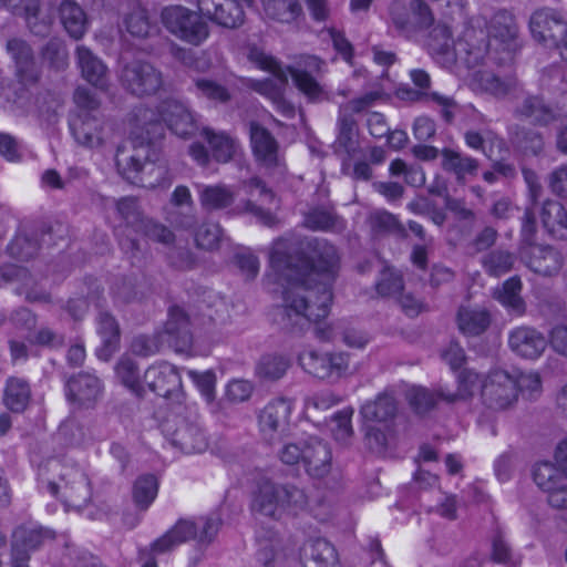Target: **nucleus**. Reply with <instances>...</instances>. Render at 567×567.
Here are the masks:
<instances>
[{
  "label": "nucleus",
  "mask_w": 567,
  "mask_h": 567,
  "mask_svg": "<svg viewBox=\"0 0 567 567\" xmlns=\"http://www.w3.org/2000/svg\"><path fill=\"white\" fill-rule=\"evenodd\" d=\"M338 135L336 144L342 148L349 156H351L358 146L357 135L358 125L357 121L351 114L344 113L339 110V116L337 121Z\"/></svg>",
  "instance_id": "8fccbe9b"
},
{
  "label": "nucleus",
  "mask_w": 567,
  "mask_h": 567,
  "mask_svg": "<svg viewBox=\"0 0 567 567\" xmlns=\"http://www.w3.org/2000/svg\"><path fill=\"white\" fill-rule=\"evenodd\" d=\"M522 288L523 285L519 277L514 276L495 290L494 297L509 313L522 316L526 309L525 301L520 296Z\"/></svg>",
  "instance_id": "58836bf2"
},
{
  "label": "nucleus",
  "mask_w": 567,
  "mask_h": 567,
  "mask_svg": "<svg viewBox=\"0 0 567 567\" xmlns=\"http://www.w3.org/2000/svg\"><path fill=\"white\" fill-rule=\"evenodd\" d=\"M117 78L121 86L137 97L155 95L164 86L163 72L145 60L124 63Z\"/></svg>",
  "instance_id": "1a4fd4ad"
},
{
  "label": "nucleus",
  "mask_w": 567,
  "mask_h": 567,
  "mask_svg": "<svg viewBox=\"0 0 567 567\" xmlns=\"http://www.w3.org/2000/svg\"><path fill=\"white\" fill-rule=\"evenodd\" d=\"M298 361L307 373L322 380L339 379L349 368V358L343 352L319 353L305 349L299 353Z\"/></svg>",
  "instance_id": "2eb2a0df"
},
{
  "label": "nucleus",
  "mask_w": 567,
  "mask_h": 567,
  "mask_svg": "<svg viewBox=\"0 0 567 567\" xmlns=\"http://www.w3.org/2000/svg\"><path fill=\"white\" fill-rule=\"evenodd\" d=\"M353 413L352 408H344L333 415L331 431L337 441L347 443L352 436L353 429L351 419Z\"/></svg>",
  "instance_id": "0e129e2a"
},
{
  "label": "nucleus",
  "mask_w": 567,
  "mask_h": 567,
  "mask_svg": "<svg viewBox=\"0 0 567 567\" xmlns=\"http://www.w3.org/2000/svg\"><path fill=\"white\" fill-rule=\"evenodd\" d=\"M116 210L128 226L143 233L150 239L165 245L174 241V234L167 227L143 217L135 198H121L116 202Z\"/></svg>",
  "instance_id": "f3484780"
},
{
  "label": "nucleus",
  "mask_w": 567,
  "mask_h": 567,
  "mask_svg": "<svg viewBox=\"0 0 567 567\" xmlns=\"http://www.w3.org/2000/svg\"><path fill=\"white\" fill-rule=\"evenodd\" d=\"M257 560L261 567H275V564L285 557L282 550V540L276 533H270L269 537L258 535Z\"/></svg>",
  "instance_id": "3c124183"
},
{
  "label": "nucleus",
  "mask_w": 567,
  "mask_h": 567,
  "mask_svg": "<svg viewBox=\"0 0 567 567\" xmlns=\"http://www.w3.org/2000/svg\"><path fill=\"white\" fill-rule=\"evenodd\" d=\"M196 94L216 103H226L230 100V93L224 85L209 80L196 79L194 81Z\"/></svg>",
  "instance_id": "052dcab7"
},
{
  "label": "nucleus",
  "mask_w": 567,
  "mask_h": 567,
  "mask_svg": "<svg viewBox=\"0 0 567 567\" xmlns=\"http://www.w3.org/2000/svg\"><path fill=\"white\" fill-rule=\"evenodd\" d=\"M60 17L66 32L75 40L81 39L87 30V20L82 8L65 0L60 6Z\"/></svg>",
  "instance_id": "49530a36"
},
{
  "label": "nucleus",
  "mask_w": 567,
  "mask_h": 567,
  "mask_svg": "<svg viewBox=\"0 0 567 567\" xmlns=\"http://www.w3.org/2000/svg\"><path fill=\"white\" fill-rule=\"evenodd\" d=\"M471 85L475 91L486 92L496 97H503L516 91L517 81L512 76L501 79L491 71L478 70L473 73Z\"/></svg>",
  "instance_id": "72a5a7b5"
},
{
  "label": "nucleus",
  "mask_w": 567,
  "mask_h": 567,
  "mask_svg": "<svg viewBox=\"0 0 567 567\" xmlns=\"http://www.w3.org/2000/svg\"><path fill=\"white\" fill-rule=\"evenodd\" d=\"M517 113L534 123L547 125L557 117L556 111L538 96H527L517 107Z\"/></svg>",
  "instance_id": "09e8293b"
},
{
  "label": "nucleus",
  "mask_w": 567,
  "mask_h": 567,
  "mask_svg": "<svg viewBox=\"0 0 567 567\" xmlns=\"http://www.w3.org/2000/svg\"><path fill=\"white\" fill-rule=\"evenodd\" d=\"M220 524L221 520L216 515L199 517L196 520L179 519L152 544L151 549L155 554H164L190 539L209 544L217 535Z\"/></svg>",
  "instance_id": "0eeeda50"
},
{
  "label": "nucleus",
  "mask_w": 567,
  "mask_h": 567,
  "mask_svg": "<svg viewBox=\"0 0 567 567\" xmlns=\"http://www.w3.org/2000/svg\"><path fill=\"white\" fill-rule=\"evenodd\" d=\"M124 27L132 37L146 38L151 31V23L146 11L141 8L133 10L125 17Z\"/></svg>",
  "instance_id": "69168bd1"
},
{
  "label": "nucleus",
  "mask_w": 567,
  "mask_h": 567,
  "mask_svg": "<svg viewBox=\"0 0 567 567\" xmlns=\"http://www.w3.org/2000/svg\"><path fill=\"white\" fill-rule=\"evenodd\" d=\"M305 225L312 230H333L340 228V220L327 208H315L305 216Z\"/></svg>",
  "instance_id": "13d9d810"
},
{
  "label": "nucleus",
  "mask_w": 567,
  "mask_h": 567,
  "mask_svg": "<svg viewBox=\"0 0 567 567\" xmlns=\"http://www.w3.org/2000/svg\"><path fill=\"white\" fill-rule=\"evenodd\" d=\"M249 60L259 69L274 75L265 80H251L249 86L259 94L272 101L284 92L288 82V68H282L272 56L254 48L249 51Z\"/></svg>",
  "instance_id": "dca6fc26"
},
{
  "label": "nucleus",
  "mask_w": 567,
  "mask_h": 567,
  "mask_svg": "<svg viewBox=\"0 0 567 567\" xmlns=\"http://www.w3.org/2000/svg\"><path fill=\"white\" fill-rule=\"evenodd\" d=\"M517 393L520 391L524 396L534 400L542 392V380L537 372H520L514 375Z\"/></svg>",
  "instance_id": "338daca9"
},
{
  "label": "nucleus",
  "mask_w": 567,
  "mask_h": 567,
  "mask_svg": "<svg viewBox=\"0 0 567 567\" xmlns=\"http://www.w3.org/2000/svg\"><path fill=\"white\" fill-rule=\"evenodd\" d=\"M530 32L535 40L548 47L565 31V21L561 16L549 8L537 9L529 20Z\"/></svg>",
  "instance_id": "5701e85b"
},
{
  "label": "nucleus",
  "mask_w": 567,
  "mask_h": 567,
  "mask_svg": "<svg viewBox=\"0 0 567 567\" xmlns=\"http://www.w3.org/2000/svg\"><path fill=\"white\" fill-rule=\"evenodd\" d=\"M307 505L308 496L302 488L264 478L252 493L250 509L255 516L280 520L285 515H297Z\"/></svg>",
  "instance_id": "20e7f679"
},
{
  "label": "nucleus",
  "mask_w": 567,
  "mask_h": 567,
  "mask_svg": "<svg viewBox=\"0 0 567 567\" xmlns=\"http://www.w3.org/2000/svg\"><path fill=\"white\" fill-rule=\"evenodd\" d=\"M262 11L267 19L290 24L301 14L298 0H261Z\"/></svg>",
  "instance_id": "a18cd8bd"
},
{
  "label": "nucleus",
  "mask_w": 567,
  "mask_h": 567,
  "mask_svg": "<svg viewBox=\"0 0 567 567\" xmlns=\"http://www.w3.org/2000/svg\"><path fill=\"white\" fill-rule=\"evenodd\" d=\"M527 267L536 274L550 276L561 267V257L549 246H532L522 252Z\"/></svg>",
  "instance_id": "7c9ffc66"
},
{
  "label": "nucleus",
  "mask_w": 567,
  "mask_h": 567,
  "mask_svg": "<svg viewBox=\"0 0 567 567\" xmlns=\"http://www.w3.org/2000/svg\"><path fill=\"white\" fill-rule=\"evenodd\" d=\"M403 290L402 276L393 269L385 268L377 282V291L382 297L396 298Z\"/></svg>",
  "instance_id": "e2e57ef3"
},
{
  "label": "nucleus",
  "mask_w": 567,
  "mask_h": 567,
  "mask_svg": "<svg viewBox=\"0 0 567 567\" xmlns=\"http://www.w3.org/2000/svg\"><path fill=\"white\" fill-rule=\"evenodd\" d=\"M39 235L31 227H23L8 245L9 255L21 261L33 258L39 250Z\"/></svg>",
  "instance_id": "ea45409f"
},
{
  "label": "nucleus",
  "mask_w": 567,
  "mask_h": 567,
  "mask_svg": "<svg viewBox=\"0 0 567 567\" xmlns=\"http://www.w3.org/2000/svg\"><path fill=\"white\" fill-rule=\"evenodd\" d=\"M254 0H197L199 13L208 20L225 28H237L244 23L245 8H250Z\"/></svg>",
  "instance_id": "a211bd4d"
},
{
  "label": "nucleus",
  "mask_w": 567,
  "mask_h": 567,
  "mask_svg": "<svg viewBox=\"0 0 567 567\" xmlns=\"http://www.w3.org/2000/svg\"><path fill=\"white\" fill-rule=\"evenodd\" d=\"M410 78L413 84L420 89L415 99L424 101L427 104L436 106L445 121L450 122L454 117L457 103L452 96L439 92H429L431 86V76L423 69H413L410 71Z\"/></svg>",
  "instance_id": "412c9836"
},
{
  "label": "nucleus",
  "mask_w": 567,
  "mask_h": 567,
  "mask_svg": "<svg viewBox=\"0 0 567 567\" xmlns=\"http://www.w3.org/2000/svg\"><path fill=\"white\" fill-rule=\"evenodd\" d=\"M200 207L205 212H216L229 208L236 199L235 189L224 183L195 184Z\"/></svg>",
  "instance_id": "c85d7f7f"
},
{
  "label": "nucleus",
  "mask_w": 567,
  "mask_h": 567,
  "mask_svg": "<svg viewBox=\"0 0 567 567\" xmlns=\"http://www.w3.org/2000/svg\"><path fill=\"white\" fill-rule=\"evenodd\" d=\"M75 55L82 78L100 90H107L109 69L105 63L85 45H78Z\"/></svg>",
  "instance_id": "bb28decb"
},
{
  "label": "nucleus",
  "mask_w": 567,
  "mask_h": 567,
  "mask_svg": "<svg viewBox=\"0 0 567 567\" xmlns=\"http://www.w3.org/2000/svg\"><path fill=\"white\" fill-rule=\"evenodd\" d=\"M164 27L181 41L198 47L209 37V27L203 16L183 6H169L162 10Z\"/></svg>",
  "instance_id": "6e6552de"
},
{
  "label": "nucleus",
  "mask_w": 567,
  "mask_h": 567,
  "mask_svg": "<svg viewBox=\"0 0 567 567\" xmlns=\"http://www.w3.org/2000/svg\"><path fill=\"white\" fill-rule=\"evenodd\" d=\"M269 260L285 281L278 313L285 329L302 330L329 315L332 286L340 269L333 245L326 239L289 235L274 241Z\"/></svg>",
  "instance_id": "f257e3e1"
},
{
  "label": "nucleus",
  "mask_w": 567,
  "mask_h": 567,
  "mask_svg": "<svg viewBox=\"0 0 567 567\" xmlns=\"http://www.w3.org/2000/svg\"><path fill=\"white\" fill-rule=\"evenodd\" d=\"M540 218L547 233L558 239L567 238V210L554 199H547L542 207Z\"/></svg>",
  "instance_id": "4c0bfd02"
},
{
  "label": "nucleus",
  "mask_w": 567,
  "mask_h": 567,
  "mask_svg": "<svg viewBox=\"0 0 567 567\" xmlns=\"http://www.w3.org/2000/svg\"><path fill=\"white\" fill-rule=\"evenodd\" d=\"M511 349L526 359L538 358L547 347L546 338L537 330L528 327H519L509 334Z\"/></svg>",
  "instance_id": "c756f323"
},
{
  "label": "nucleus",
  "mask_w": 567,
  "mask_h": 567,
  "mask_svg": "<svg viewBox=\"0 0 567 567\" xmlns=\"http://www.w3.org/2000/svg\"><path fill=\"white\" fill-rule=\"evenodd\" d=\"M302 465L306 472L316 478L327 476L332 466V453L328 443L316 436L308 437Z\"/></svg>",
  "instance_id": "a878e982"
},
{
  "label": "nucleus",
  "mask_w": 567,
  "mask_h": 567,
  "mask_svg": "<svg viewBox=\"0 0 567 567\" xmlns=\"http://www.w3.org/2000/svg\"><path fill=\"white\" fill-rule=\"evenodd\" d=\"M457 391L455 393L441 392L440 395L449 403L455 402L456 400H466L474 395V393L481 388L482 382L480 375L473 370H463L457 377Z\"/></svg>",
  "instance_id": "864d4df0"
},
{
  "label": "nucleus",
  "mask_w": 567,
  "mask_h": 567,
  "mask_svg": "<svg viewBox=\"0 0 567 567\" xmlns=\"http://www.w3.org/2000/svg\"><path fill=\"white\" fill-rule=\"evenodd\" d=\"M482 399L491 410L511 409L518 399L514 375L504 370L492 371L482 385Z\"/></svg>",
  "instance_id": "4468645a"
},
{
  "label": "nucleus",
  "mask_w": 567,
  "mask_h": 567,
  "mask_svg": "<svg viewBox=\"0 0 567 567\" xmlns=\"http://www.w3.org/2000/svg\"><path fill=\"white\" fill-rule=\"evenodd\" d=\"M31 401L29 382L19 377H9L6 380L2 402L13 413H22Z\"/></svg>",
  "instance_id": "c9c22d12"
},
{
  "label": "nucleus",
  "mask_w": 567,
  "mask_h": 567,
  "mask_svg": "<svg viewBox=\"0 0 567 567\" xmlns=\"http://www.w3.org/2000/svg\"><path fill=\"white\" fill-rule=\"evenodd\" d=\"M70 130L76 144L87 150H103L114 137L110 122L83 111L70 122Z\"/></svg>",
  "instance_id": "9d476101"
},
{
  "label": "nucleus",
  "mask_w": 567,
  "mask_h": 567,
  "mask_svg": "<svg viewBox=\"0 0 567 567\" xmlns=\"http://www.w3.org/2000/svg\"><path fill=\"white\" fill-rule=\"evenodd\" d=\"M136 131L145 132L142 141H128L117 147L115 162L120 174L134 184L144 187L165 186L169 183L165 164H156L150 140L162 127V123L176 136L188 140L202 133L200 126L189 107L182 101L168 97L161 101L155 109L140 106L133 113Z\"/></svg>",
  "instance_id": "f03ea898"
},
{
  "label": "nucleus",
  "mask_w": 567,
  "mask_h": 567,
  "mask_svg": "<svg viewBox=\"0 0 567 567\" xmlns=\"http://www.w3.org/2000/svg\"><path fill=\"white\" fill-rule=\"evenodd\" d=\"M437 394L429 391L425 388L421 386H413L408 391V400L411 404V406L417 412V413H425L430 411L436 403L437 398L443 399L440 393Z\"/></svg>",
  "instance_id": "680f3d73"
},
{
  "label": "nucleus",
  "mask_w": 567,
  "mask_h": 567,
  "mask_svg": "<svg viewBox=\"0 0 567 567\" xmlns=\"http://www.w3.org/2000/svg\"><path fill=\"white\" fill-rule=\"evenodd\" d=\"M163 433L172 444L186 453H199L207 447L206 436L197 424L196 416L169 415L163 423Z\"/></svg>",
  "instance_id": "9b49d317"
},
{
  "label": "nucleus",
  "mask_w": 567,
  "mask_h": 567,
  "mask_svg": "<svg viewBox=\"0 0 567 567\" xmlns=\"http://www.w3.org/2000/svg\"><path fill=\"white\" fill-rule=\"evenodd\" d=\"M120 381L127 388L135 390L140 383V370L134 360L123 355L115 367Z\"/></svg>",
  "instance_id": "774afa93"
},
{
  "label": "nucleus",
  "mask_w": 567,
  "mask_h": 567,
  "mask_svg": "<svg viewBox=\"0 0 567 567\" xmlns=\"http://www.w3.org/2000/svg\"><path fill=\"white\" fill-rule=\"evenodd\" d=\"M208 142L213 157L219 163L233 159L239 150L235 138L223 132L216 133L208 127H203L200 133Z\"/></svg>",
  "instance_id": "79ce46f5"
},
{
  "label": "nucleus",
  "mask_w": 567,
  "mask_h": 567,
  "mask_svg": "<svg viewBox=\"0 0 567 567\" xmlns=\"http://www.w3.org/2000/svg\"><path fill=\"white\" fill-rule=\"evenodd\" d=\"M250 142L256 158L265 166H275L279 163L278 143L264 126L250 124Z\"/></svg>",
  "instance_id": "473e14b6"
},
{
  "label": "nucleus",
  "mask_w": 567,
  "mask_h": 567,
  "mask_svg": "<svg viewBox=\"0 0 567 567\" xmlns=\"http://www.w3.org/2000/svg\"><path fill=\"white\" fill-rule=\"evenodd\" d=\"M68 398L80 406H93L102 396L101 380L91 373L81 372L72 377L68 383Z\"/></svg>",
  "instance_id": "b1692460"
},
{
  "label": "nucleus",
  "mask_w": 567,
  "mask_h": 567,
  "mask_svg": "<svg viewBox=\"0 0 567 567\" xmlns=\"http://www.w3.org/2000/svg\"><path fill=\"white\" fill-rule=\"evenodd\" d=\"M166 333L169 336L168 341L175 347L176 351H185L192 346L193 337L189 330V320L183 309L176 307L169 311Z\"/></svg>",
  "instance_id": "e433bc0d"
},
{
  "label": "nucleus",
  "mask_w": 567,
  "mask_h": 567,
  "mask_svg": "<svg viewBox=\"0 0 567 567\" xmlns=\"http://www.w3.org/2000/svg\"><path fill=\"white\" fill-rule=\"evenodd\" d=\"M293 402L277 398L268 402L258 414V429L264 441L274 444L280 441L289 430Z\"/></svg>",
  "instance_id": "f8f14e48"
},
{
  "label": "nucleus",
  "mask_w": 567,
  "mask_h": 567,
  "mask_svg": "<svg viewBox=\"0 0 567 567\" xmlns=\"http://www.w3.org/2000/svg\"><path fill=\"white\" fill-rule=\"evenodd\" d=\"M0 6L23 17L33 34L45 37L50 33L53 19L51 16L39 17V0H0Z\"/></svg>",
  "instance_id": "4be33fe9"
},
{
  "label": "nucleus",
  "mask_w": 567,
  "mask_h": 567,
  "mask_svg": "<svg viewBox=\"0 0 567 567\" xmlns=\"http://www.w3.org/2000/svg\"><path fill=\"white\" fill-rule=\"evenodd\" d=\"M491 323L489 312L481 307H461L457 313V324L464 334L478 336Z\"/></svg>",
  "instance_id": "a19ab883"
},
{
  "label": "nucleus",
  "mask_w": 567,
  "mask_h": 567,
  "mask_svg": "<svg viewBox=\"0 0 567 567\" xmlns=\"http://www.w3.org/2000/svg\"><path fill=\"white\" fill-rule=\"evenodd\" d=\"M7 49L16 62L19 83L24 89L35 84L39 72L33 61L31 48L23 40L12 39L8 41Z\"/></svg>",
  "instance_id": "cd10ccee"
},
{
  "label": "nucleus",
  "mask_w": 567,
  "mask_h": 567,
  "mask_svg": "<svg viewBox=\"0 0 567 567\" xmlns=\"http://www.w3.org/2000/svg\"><path fill=\"white\" fill-rule=\"evenodd\" d=\"M442 167L455 174L457 181H464L467 176H475L478 171L477 159L460 152L445 148L442 152Z\"/></svg>",
  "instance_id": "37998d69"
},
{
  "label": "nucleus",
  "mask_w": 567,
  "mask_h": 567,
  "mask_svg": "<svg viewBox=\"0 0 567 567\" xmlns=\"http://www.w3.org/2000/svg\"><path fill=\"white\" fill-rule=\"evenodd\" d=\"M515 262V256L505 250H493L484 256L482 264L484 270L494 277H499L511 271Z\"/></svg>",
  "instance_id": "4d7b16f0"
},
{
  "label": "nucleus",
  "mask_w": 567,
  "mask_h": 567,
  "mask_svg": "<svg viewBox=\"0 0 567 567\" xmlns=\"http://www.w3.org/2000/svg\"><path fill=\"white\" fill-rule=\"evenodd\" d=\"M484 23L482 18H472L456 41L452 40L449 25L437 23L429 34L430 53L444 68H452L456 63L467 69L480 65L487 54L486 34L482 30Z\"/></svg>",
  "instance_id": "7ed1b4c3"
},
{
  "label": "nucleus",
  "mask_w": 567,
  "mask_h": 567,
  "mask_svg": "<svg viewBox=\"0 0 567 567\" xmlns=\"http://www.w3.org/2000/svg\"><path fill=\"white\" fill-rule=\"evenodd\" d=\"M302 559L305 567H340L336 548L323 538L306 542L302 547Z\"/></svg>",
  "instance_id": "2f4dec72"
},
{
  "label": "nucleus",
  "mask_w": 567,
  "mask_h": 567,
  "mask_svg": "<svg viewBox=\"0 0 567 567\" xmlns=\"http://www.w3.org/2000/svg\"><path fill=\"white\" fill-rule=\"evenodd\" d=\"M476 18H482L485 21L482 25V30L486 34L485 41L487 50L493 45L492 42L488 41V38L496 44L495 50H503L511 53L516 49L515 39L517 35V27L514 17L508 11H497L489 21L482 16H477Z\"/></svg>",
  "instance_id": "aec40b11"
},
{
  "label": "nucleus",
  "mask_w": 567,
  "mask_h": 567,
  "mask_svg": "<svg viewBox=\"0 0 567 567\" xmlns=\"http://www.w3.org/2000/svg\"><path fill=\"white\" fill-rule=\"evenodd\" d=\"M97 332L103 343L102 348L97 351V355L103 360H109L118 346V324L111 315L102 312L97 317Z\"/></svg>",
  "instance_id": "c03bdc74"
},
{
  "label": "nucleus",
  "mask_w": 567,
  "mask_h": 567,
  "mask_svg": "<svg viewBox=\"0 0 567 567\" xmlns=\"http://www.w3.org/2000/svg\"><path fill=\"white\" fill-rule=\"evenodd\" d=\"M433 23V11L424 0H392L389 3L388 24L398 35L412 39Z\"/></svg>",
  "instance_id": "423d86ee"
},
{
  "label": "nucleus",
  "mask_w": 567,
  "mask_h": 567,
  "mask_svg": "<svg viewBox=\"0 0 567 567\" xmlns=\"http://www.w3.org/2000/svg\"><path fill=\"white\" fill-rule=\"evenodd\" d=\"M534 481L548 494L553 507L567 508V471L549 462L539 463L534 470Z\"/></svg>",
  "instance_id": "6ab92c4d"
},
{
  "label": "nucleus",
  "mask_w": 567,
  "mask_h": 567,
  "mask_svg": "<svg viewBox=\"0 0 567 567\" xmlns=\"http://www.w3.org/2000/svg\"><path fill=\"white\" fill-rule=\"evenodd\" d=\"M396 413V403L390 395H379L375 400L364 403L360 414L364 421L383 423L391 420Z\"/></svg>",
  "instance_id": "de8ad7c7"
},
{
  "label": "nucleus",
  "mask_w": 567,
  "mask_h": 567,
  "mask_svg": "<svg viewBox=\"0 0 567 567\" xmlns=\"http://www.w3.org/2000/svg\"><path fill=\"white\" fill-rule=\"evenodd\" d=\"M148 388L161 396H171L182 386V379L177 369L167 362L150 367L144 374Z\"/></svg>",
  "instance_id": "393cba45"
},
{
  "label": "nucleus",
  "mask_w": 567,
  "mask_h": 567,
  "mask_svg": "<svg viewBox=\"0 0 567 567\" xmlns=\"http://www.w3.org/2000/svg\"><path fill=\"white\" fill-rule=\"evenodd\" d=\"M369 223L374 234H394L400 237L406 236L404 226L395 215L384 209H378L370 214Z\"/></svg>",
  "instance_id": "5fc2aeb1"
},
{
  "label": "nucleus",
  "mask_w": 567,
  "mask_h": 567,
  "mask_svg": "<svg viewBox=\"0 0 567 567\" xmlns=\"http://www.w3.org/2000/svg\"><path fill=\"white\" fill-rule=\"evenodd\" d=\"M45 537L48 535L42 529L19 527L13 533L12 547H19L29 557L28 551L37 549Z\"/></svg>",
  "instance_id": "bf43d9fd"
},
{
  "label": "nucleus",
  "mask_w": 567,
  "mask_h": 567,
  "mask_svg": "<svg viewBox=\"0 0 567 567\" xmlns=\"http://www.w3.org/2000/svg\"><path fill=\"white\" fill-rule=\"evenodd\" d=\"M324 65L323 61L315 55L303 56L296 66L288 68L295 86L311 103H320L329 100V94L315 74H319Z\"/></svg>",
  "instance_id": "ddd939ff"
},
{
  "label": "nucleus",
  "mask_w": 567,
  "mask_h": 567,
  "mask_svg": "<svg viewBox=\"0 0 567 567\" xmlns=\"http://www.w3.org/2000/svg\"><path fill=\"white\" fill-rule=\"evenodd\" d=\"M290 361L282 354H266L260 358L256 367V373L259 378L267 381H275L282 378L288 368Z\"/></svg>",
  "instance_id": "603ef678"
},
{
  "label": "nucleus",
  "mask_w": 567,
  "mask_h": 567,
  "mask_svg": "<svg viewBox=\"0 0 567 567\" xmlns=\"http://www.w3.org/2000/svg\"><path fill=\"white\" fill-rule=\"evenodd\" d=\"M1 275L7 281L20 282L17 292L23 295L27 300L31 302H48L50 300L49 293L38 288L37 282L25 268L10 265L2 268Z\"/></svg>",
  "instance_id": "f704fd0d"
},
{
  "label": "nucleus",
  "mask_w": 567,
  "mask_h": 567,
  "mask_svg": "<svg viewBox=\"0 0 567 567\" xmlns=\"http://www.w3.org/2000/svg\"><path fill=\"white\" fill-rule=\"evenodd\" d=\"M62 465L56 460H51L39 468V481L45 486L48 492L58 496L62 489L61 497L64 502L73 507H81L90 498V487L85 474L75 467L66 468L64 473H60V480L63 485L50 477V474L61 472Z\"/></svg>",
  "instance_id": "39448f33"
},
{
  "label": "nucleus",
  "mask_w": 567,
  "mask_h": 567,
  "mask_svg": "<svg viewBox=\"0 0 567 567\" xmlns=\"http://www.w3.org/2000/svg\"><path fill=\"white\" fill-rule=\"evenodd\" d=\"M158 491V483L154 475L138 477L133 487V498L142 509H146L155 499Z\"/></svg>",
  "instance_id": "6e6d98bb"
}]
</instances>
